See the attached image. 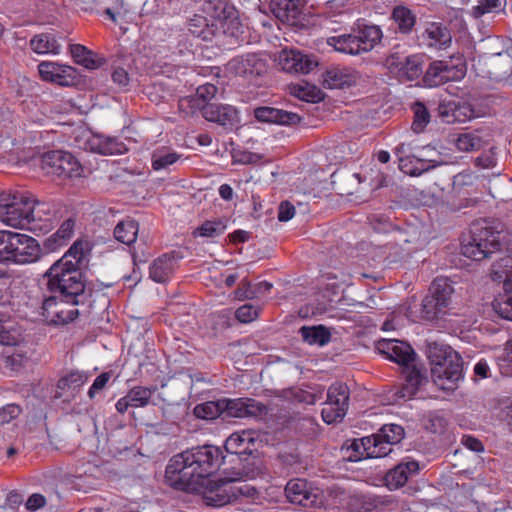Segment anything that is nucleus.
<instances>
[{"label":"nucleus","instance_id":"obj_46","mask_svg":"<svg viewBox=\"0 0 512 512\" xmlns=\"http://www.w3.org/2000/svg\"><path fill=\"white\" fill-rule=\"evenodd\" d=\"M194 414L202 419H215L220 416L224 418V400L219 399L198 404L194 408Z\"/></svg>","mask_w":512,"mask_h":512},{"label":"nucleus","instance_id":"obj_55","mask_svg":"<svg viewBox=\"0 0 512 512\" xmlns=\"http://www.w3.org/2000/svg\"><path fill=\"white\" fill-rule=\"evenodd\" d=\"M87 379V375L82 372H71L58 381L57 388L60 390L68 389L75 391L80 388L87 381Z\"/></svg>","mask_w":512,"mask_h":512},{"label":"nucleus","instance_id":"obj_61","mask_svg":"<svg viewBox=\"0 0 512 512\" xmlns=\"http://www.w3.org/2000/svg\"><path fill=\"white\" fill-rule=\"evenodd\" d=\"M453 124L465 123L474 117V109L466 102L453 101Z\"/></svg>","mask_w":512,"mask_h":512},{"label":"nucleus","instance_id":"obj_20","mask_svg":"<svg viewBox=\"0 0 512 512\" xmlns=\"http://www.w3.org/2000/svg\"><path fill=\"white\" fill-rule=\"evenodd\" d=\"M253 114L258 121L264 123L292 126L301 121L297 113L269 106L257 107Z\"/></svg>","mask_w":512,"mask_h":512},{"label":"nucleus","instance_id":"obj_25","mask_svg":"<svg viewBox=\"0 0 512 512\" xmlns=\"http://www.w3.org/2000/svg\"><path fill=\"white\" fill-rule=\"evenodd\" d=\"M156 391V387L148 388L143 386H136L129 390V392L122 398H120L115 407L116 410L123 414L129 407L139 408L145 407L149 404V401Z\"/></svg>","mask_w":512,"mask_h":512},{"label":"nucleus","instance_id":"obj_40","mask_svg":"<svg viewBox=\"0 0 512 512\" xmlns=\"http://www.w3.org/2000/svg\"><path fill=\"white\" fill-rule=\"evenodd\" d=\"M138 230V223L135 220L126 219L116 225L114 237L123 244L131 245L137 238Z\"/></svg>","mask_w":512,"mask_h":512},{"label":"nucleus","instance_id":"obj_24","mask_svg":"<svg viewBox=\"0 0 512 512\" xmlns=\"http://www.w3.org/2000/svg\"><path fill=\"white\" fill-rule=\"evenodd\" d=\"M85 148L102 155H117L127 151L125 144L115 137L102 134L90 135L85 143Z\"/></svg>","mask_w":512,"mask_h":512},{"label":"nucleus","instance_id":"obj_41","mask_svg":"<svg viewBox=\"0 0 512 512\" xmlns=\"http://www.w3.org/2000/svg\"><path fill=\"white\" fill-rule=\"evenodd\" d=\"M492 306L500 317L512 321V283L505 284L504 293L494 299Z\"/></svg>","mask_w":512,"mask_h":512},{"label":"nucleus","instance_id":"obj_62","mask_svg":"<svg viewBox=\"0 0 512 512\" xmlns=\"http://www.w3.org/2000/svg\"><path fill=\"white\" fill-rule=\"evenodd\" d=\"M394 153L398 159L399 167L403 166L405 168L407 166V161L417 155L415 147H413L411 143H400L395 147Z\"/></svg>","mask_w":512,"mask_h":512},{"label":"nucleus","instance_id":"obj_23","mask_svg":"<svg viewBox=\"0 0 512 512\" xmlns=\"http://www.w3.org/2000/svg\"><path fill=\"white\" fill-rule=\"evenodd\" d=\"M264 65L255 54H246L231 59L226 69L235 76H258L261 74Z\"/></svg>","mask_w":512,"mask_h":512},{"label":"nucleus","instance_id":"obj_13","mask_svg":"<svg viewBox=\"0 0 512 512\" xmlns=\"http://www.w3.org/2000/svg\"><path fill=\"white\" fill-rule=\"evenodd\" d=\"M463 75V66L451 65L444 61H434L424 73L423 82L426 86L436 87L449 81L459 80Z\"/></svg>","mask_w":512,"mask_h":512},{"label":"nucleus","instance_id":"obj_58","mask_svg":"<svg viewBox=\"0 0 512 512\" xmlns=\"http://www.w3.org/2000/svg\"><path fill=\"white\" fill-rule=\"evenodd\" d=\"M433 166L430 165L429 161L423 160L418 157V155H415L412 157V159L407 161L406 168L403 166H400L399 169L410 176H420L424 172L430 170Z\"/></svg>","mask_w":512,"mask_h":512},{"label":"nucleus","instance_id":"obj_11","mask_svg":"<svg viewBox=\"0 0 512 512\" xmlns=\"http://www.w3.org/2000/svg\"><path fill=\"white\" fill-rule=\"evenodd\" d=\"M287 500L303 507H318L322 504L321 491L306 479L294 478L285 486Z\"/></svg>","mask_w":512,"mask_h":512},{"label":"nucleus","instance_id":"obj_7","mask_svg":"<svg viewBox=\"0 0 512 512\" xmlns=\"http://www.w3.org/2000/svg\"><path fill=\"white\" fill-rule=\"evenodd\" d=\"M41 248L33 237L11 231H0V261L31 263L40 257Z\"/></svg>","mask_w":512,"mask_h":512},{"label":"nucleus","instance_id":"obj_15","mask_svg":"<svg viewBox=\"0 0 512 512\" xmlns=\"http://www.w3.org/2000/svg\"><path fill=\"white\" fill-rule=\"evenodd\" d=\"M224 419L257 417L266 413V406L252 398H224Z\"/></svg>","mask_w":512,"mask_h":512},{"label":"nucleus","instance_id":"obj_56","mask_svg":"<svg viewBox=\"0 0 512 512\" xmlns=\"http://www.w3.org/2000/svg\"><path fill=\"white\" fill-rule=\"evenodd\" d=\"M226 225L222 221H205L195 231V236L215 238L224 233Z\"/></svg>","mask_w":512,"mask_h":512},{"label":"nucleus","instance_id":"obj_3","mask_svg":"<svg viewBox=\"0 0 512 512\" xmlns=\"http://www.w3.org/2000/svg\"><path fill=\"white\" fill-rule=\"evenodd\" d=\"M47 205L23 193L0 196V221L7 226L37 230L50 226Z\"/></svg>","mask_w":512,"mask_h":512},{"label":"nucleus","instance_id":"obj_12","mask_svg":"<svg viewBox=\"0 0 512 512\" xmlns=\"http://www.w3.org/2000/svg\"><path fill=\"white\" fill-rule=\"evenodd\" d=\"M75 306L56 295H50L43 301L42 315L51 324H66L78 316L79 311L74 308Z\"/></svg>","mask_w":512,"mask_h":512},{"label":"nucleus","instance_id":"obj_31","mask_svg":"<svg viewBox=\"0 0 512 512\" xmlns=\"http://www.w3.org/2000/svg\"><path fill=\"white\" fill-rule=\"evenodd\" d=\"M327 44L336 51L349 55H360L364 53L360 40L355 33L329 37Z\"/></svg>","mask_w":512,"mask_h":512},{"label":"nucleus","instance_id":"obj_59","mask_svg":"<svg viewBox=\"0 0 512 512\" xmlns=\"http://www.w3.org/2000/svg\"><path fill=\"white\" fill-rule=\"evenodd\" d=\"M292 94L300 100L307 102H319L322 99V93L315 86L296 85L292 88Z\"/></svg>","mask_w":512,"mask_h":512},{"label":"nucleus","instance_id":"obj_47","mask_svg":"<svg viewBox=\"0 0 512 512\" xmlns=\"http://www.w3.org/2000/svg\"><path fill=\"white\" fill-rule=\"evenodd\" d=\"M89 252V243L79 239L73 243L69 250L59 260L76 262V267L80 268Z\"/></svg>","mask_w":512,"mask_h":512},{"label":"nucleus","instance_id":"obj_49","mask_svg":"<svg viewBox=\"0 0 512 512\" xmlns=\"http://www.w3.org/2000/svg\"><path fill=\"white\" fill-rule=\"evenodd\" d=\"M62 152L60 150H53L46 152L42 156L41 168L47 175L59 177Z\"/></svg>","mask_w":512,"mask_h":512},{"label":"nucleus","instance_id":"obj_57","mask_svg":"<svg viewBox=\"0 0 512 512\" xmlns=\"http://www.w3.org/2000/svg\"><path fill=\"white\" fill-rule=\"evenodd\" d=\"M455 143L458 150L463 152L476 151L482 147L481 138L474 133L460 134Z\"/></svg>","mask_w":512,"mask_h":512},{"label":"nucleus","instance_id":"obj_8","mask_svg":"<svg viewBox=\"0 0 512 512\" xmlns=\"http://www.w3.org/2000/svg\"><path fill=\"white\" fill-rule=\"evenodd\" d=\"M502 232L486 220L473 223L471 240L462 247L463 255L475 261L487 258L489 254L500 249Z\"/></svg>","mask_w":512,"mask_h":512},{"label":"nucleus","instance_id":"obj_54","mask_svg":"<svg viewBox=\"0 0 512 512\" xmlns=\"http://www.w3.org/2000/svg\"><path fill=\"white\" fill-rule=\"evenodd\" d=\"M371 449V437H364L361 439L353 440L348 446V450H352V454L349 456L351 461H359L364 458H370L367 453Z\"/></svg>","mask_w":512,"mask_h":512},{"label":"nucleus","instance_id":"obj_2","mask_svg":"<svg viewBox=\"0 0 512 512\" xmlns=\"http://www.w3.org/2000/svg\"><path fill=\"white\" fill-rule=\"evenodd\" d=\"M203 11L207 16L195 14L188 22V30L204 41L219 34L237 38L243 33L238 11L226 0H206Z\"/></svg>","mask_w":512,"mask_h":512},{"label":"nucleus","instance_id":"obj_39","mask_svg":"<svg viewBox=\"0 0 512 512\" xmlns=\"http://www.w3.org/2000/svg\"><path fill=\"white\" fill-rule=\"evenodd\" d=\"M30 46L31 49L38 54H59L61 48L55 37L48 33L34 36L30 40Z\"/></svg>","mask_w":512,"mask_h":512},{"label":"nucleus","instance_id":"obj_52","mask_svg":"<svg viewBox=\"0 0 512 512\" xmlns=\"http://www.w3.org/2000/svg\"><path fill=\"white\" fill-rule=\"evenodd\" d=\"M392 445L394 443L387 442L383 437L375 434L371 436V449L367 455L371 458L385 457L392 452Z\"/></svg>","mask_w":512,"mask_h":512},{"label":"nucleus","instance_id":"obj_45","mask_svg":"<svg viewBox=\"0 0 512 512\" xmlns=\"http://www.w3.org/2000/svg\"><path fill=\"white\" fill-rule=\"evenodd\" d=\"M88 8H100L113 21L117 22V15L123 8V0H81Z\"/></svg>","mask_w":512,"mask_h":512},{"label":"nucleus","instance_id":"obj_5","mask_svg":"<svg viewBox=\"0 0 512 512\" xmlns=\"http://www.w3.org/2000/svg\"><path fill=\"white\" fill-rule=\"evenodd\" d=\"M47 289L74 305L84 304L88 298L81 268L76 262L57 260L44 274Z\"/></svg>","mask_w":512,"mask_h":512},{"label":"nucleus","instance_id":"obj_53","mask_svg":"<svg viewBox=\"0 0 512 512\" xmlns=\"http://www.w3.org/2000/svg\"><path fill=\"white\" fill-rule=\"evenodd\" d=\"M506 0H479L478 5L472 9L474 17L478 18L486 13H498L504 9Z\"/></svg>","mask_w":512,"mask_h":512},{"label":"nucleus","instance_id":"obj_28","mask_svg":"<svg viewBox=\"0 0 512 512\" xmlns=\"http://www.w3.org/2000/svg\"><path fill=\"white\" fill-rule=\"evenodd\" d=\"M419 465L416 461L399 463L385 476L386 485L389 489H398L406 484L412 474L417 473Z\"/></svg>","mask_w":512,"mask_h":512},{"label":"nucleus","instance_id":"obj_4","mask_svg":"<svg viewBox=\"0 0 512 512\" xmlns=\"http://www.w3.org/2000/svg\"><path fill=\"white\" fill-rule=\"evenodd\" d=\"M47 289L74 305L84 304L88 298L81 268L76 262L57 260L44 274Z\"/></svg>","mask_w":512,"mask_h":512},{"label":"nucleus","instance_id":"obj_19","mask_svg":"<svg viewBox=\"0 0 512 512\" xmlns=\"http://www.w3.org/2000/svg\"><path fill=\"white\" fill-rule=\"evenodd\" d=\"M303 0H271L270 8L274 16L283 23L294 26L300 20Z\"/></svg>","mask_w":512,"mask_h":512},{"label":"nucleus","instance_id":"obj_63","mask_svg":"<svg viewBox=\"0 0 512 512\" xmlns=\"http://www.w3.org/2000/svg\"><path fill=\"white\" fill-rule=\"evenodd\" d=\"M247 480L248 479H243L230 484L231 492H233V501L240 496L253 497L256 494L255 487L245 483Z\"/></svg>","mask_w":512,"mask_h":512},{"label":"nucleus","instance_id":"obj_30","mask_svg":"<svg viewBox=\"0 0 512 512\" xmlns=\"http://www.w3.org/2000/svg\"><path fill=\"white\" fill-rule=\"evenodd\" d=\"M424 55L412 54L404 57L402 65L395 72L400 79L413 81L423 74Z\"/></svg>","mask_w":512,"mask_h":512},{"label":"nucleus","instance_id":"obj_37","mask_svg":"<svg viewBox=\"0 0 512 512\" xmlns=\"http://www.w3.org/2000/svg\"><path fill=\"white\" fill-rule=\"evenodd\" d=\"M453 292L454 288L447 278H436L429 288V295L440 302L439 306L445 305L447 309L450 305Z\"/></svg>","mask_w":512,"mask_h":512},{"label":"nucleus","instance_id":"obj_50","mask_svg":"<svg viewBox=\"0 0 512 512\" xmlns=\"http://www.w3.org/2000/svg\"><path fill=\"white\" fill-rule=\"evenodd\" d=\"M394 501L388 496H364L362 508L365 512H382L386 507L393 505Z\"/></svg>","mask_w":512,"mask_h":512},{"label":"nucleus","instance_id":"obj_60","mask_svg":"<svg viewBox=\"0 0 512 512\" xmlns=\"http://www.w3.org/2000/svg\"><path fill=\"white\" fill-rule=\"evenodd\" d=\"M377 434L387 440V442L398 444L404 437V429L397 424H386Z\"/></svg>","mask_w":512,"mask_h":512},{"label":"nucleus","instance_id":"obj_6","mask_svg":"<svg viewBox=\"0 0 512 512\" xmlns=\"http://www.w3.org/2000/svg\"><path fill=\"white\" fill-rule=\"evenodd\" d=\"M426 354L435 385L442 390H454L456 383L463 377L461 356L449 345L437 341L427 343Z\"/></svg>","mask_w":512,"mask_h":512},{"label":"nucleus","instance_id":"obj_22","mask_svg":"<svg viewBox=\"0 0 512 512\" xmlns=\"http://www.w3.org/2000/svg\"><path fill=\"white\" fill-rule=\"evenodd\" d=\"M225 450L232 455L241 457L251 455L256 450L255 432L245 430L231 434L225 441Z\"/></svg>","mask_w":512,"mask_h":512},{"label":"nucleus","instance_id":"obj_38","mask_svg":"<svg viewBox=\"0 0 512 512\" xmlns=\"http://www.w3.org/2000/svg\"><path fill=\"white\" fill-rule=\"evenodd\" d=\"M490 275L494 281L503 282V287L512 283V256L505 255L494 262Z\"/></svg>","mask_w":512,"mask_h":512},{"label":"nucleus","instance_id":"obj_48","mask_svg":"<svg viewBox=\"0 0 512 512\" xmlns=\"http://www.w3.org/2000/svg\"><path fill=\"white\" fill-rule=\"evenodd\" d=\"M81 165L78 160L69 152H62L59 177L72 178L81 174Z\"/></svg>","mask_w":512,"mask_h":512},{"label":"nucleus","instance_id":"obj_64","mask_svg":"<svg viewBox=\"0 0 512 512\" xmlns=\"http://www.w3.org/2000/svg\"><path fill=\"white\" fill-rule=\"evenodd\" d=\"M235 316L240 322L249 323L258 316V311L251 304H245L236 310Z\"/></svg>","mask_w":512,"mask_h":512},{"label":"nucleus","instance_id":"obj_21","mask_svg":"<svg viewBox=\"0 0 512 512\" xmlns=\"http://www.w3.org/2000/svg\"><path fill=\"white\" fill-rule=\"evenodd\" d=\"M203 117L222 126H234L238 122V112L231 105L206 103L201 106Z\"/></svg>","mask_w":512,"mask_h":512},{"label":"nucleus","instance_id":"obj_17","mask_svg":"<svg viewBox=\"0 0 512 512\" xmlns=\"http://www.w3.org/2000/svg\"><path fill=\"white\" fill-rule=\"evenodd\" d=\"M378 350L391 361L408 367L414 361L415 352L412 347L395 339H383L378 342Z\"/></svg>","mask_w":512,"mask_h":512},{"label":"nucleus","instance_id":"obj_16","mask_svg":"<svg viewBox=\"0 0 512 512\" xmlns=\"http://www.w3.org/2000/svg\"><path fill=\"white\" fill-rule=\"evenodd\" d=\"M279 65L288 73L307 74L317 66V61L297 50H282Z\"/></svg>","mask_w":512,"mask_h":512},{"label":"nucleus","instance_id":"obj_29","mask_svg":"<svg viewBox=\"0 0 512 512\" xmlns=\"http://www.w3.org/2000/svg\"><path fill=\"white\" fill-rule=\"evenodd\" d=\"M23 340L22 330L9 315L0 313V344L14 346Z\"/></svg>","mask_w":512,"mask_h":512},{"label":"nucleus","instance_id":"obj_36","mask_svg":"<svg viewBox=\"0 0 512 512\" xmlns=\"http://www.w3.org/2000/svg\"><path fill=\"white\" fill-rule=\"evenodd\" d=\"M299 333L303 340L310 345L323 346L331 339V333L328 328L323 325L318 326H303L300 328Z\"/></svg>","mask_w":512,"mask_h":512},{"label":"nucleus","instance_id":"obj_32","mask_svg":"<svg viewBox=\"0 0 512 512\" xmlns=\"http://www.w3.org/2000/svg\"><path fill=\"white\" fill-rule=\"evenodd\" d=\"M489 64L492 69L490 73L496 79H503L512 75V48L492 55Z\"/></svg>","mask_w":512,"mask_h":512},{"label":"nucleus","instance_id":"obj_10","mask_svg":"<svg viewBox=\"0 0 512 512\" xmlns=\"http://www.w3.org/2000/svg\"><path fill=\"white\" fill-rule=\"evenodd\" d=\"M416 40L422 48L445 50L452 44V34L445 23L428 21L417 33Z\"/></svg>","mask_w":512,"mask_h":512},{"label":"nucleus","instance_id":"obj_43","mask_svg":"<svg viewBox=\"0 0 512 512\" xmlns=\"http://www.w3.org/2000/svg\"><path fill=\"white\" fill-rule=\"evenodd\" d=\"M70 53L77 64L87 69H96L100 66V61L94 58L93 52L81 44H71Z\"/></svg>","mask_w":512,"mask_h":512},{"label":"nucleus","instance_id":"obj_26","mask_svg":"<svg viewBox=\"0 0 512 512\" xmlns=\"http://www.w3.org/2000/svg\"><path fill=\"white\" fill-rule=\"evenodd\" d=\"M390 19L395 25V31L401 35H410L416 26L417 16L414 11L404 5L393 7Z\"/></svg>","mask_w":512,"mask_h":512},{"label":"nucleus","instance_id":"obj_51","mask_svg":"<svg viewBox=\"0 0 512 512\" xmlns=\"http://www.w3.org/2000/svg\"><path fill=\"white\" fill-rule=\"evenodd\" d=\"M414 118L412 122V129L416 133H420L430 122V114L426 106L421 102H416L412 106Z\"/></svg>","mask_w":512,"mask_h":512},{"label":"nucleus","instance_id":"obj_35","mask_svg":"<svg viewBox=\"0 0 512 512\" xmlns=\"http://www.w3.org/2000/svg\"><path fill=\"white\" fill-rule=\"evenodd\" d=\"M427 382V378L421 374V372L413 367L408 370L405 378V383L397 391V395L400 398H411L416 394L419 387Z\"/></svg>","mask_w":512,"mask_h":512},{"label":"nucleus","instance_id":"obj_14","mask_svg":"<svg viewBox=\"0 0 512 512\" xmlns=\"http://www.w3.org/2000/svg\"><path fill=\"white\" fill-rule=\"evenodd\" d=\"M38 71L42 80L64 87L74 85L77 78L73 67L56 62L43 61L39 63Z\"/></svg>","mask_w":512,"mask_h":512},{"label":"nucleus","instance_id":"obj_33","mask_svg":"<svg viewBox=\"0 0 512 512\" xmlns=\"http://www.w3.org/2000/svg\"><path fill=\"white\" fill-rule=\"evenodd\" d=\"M364 53L373 50L382 40L383 32L377 25H365L355 32Z\"/></svg>","mask_w":512,"mask_h":512},{"label":"nucleus","instance_id":"obj_27","mask_svg":"<svg viewBox=\"0 0 512 512\" xmlns=\"http://www.w3.org/2000/svg\"><path fill=\"white\" fill-rule=\"evenodd\" d=\"M177 267L175 253H167L158 257L150 266V278L157 283H165L174 274Z\"/></svg>","mask_w":512,"mask_h":512},{"label":"nucleus","instance_id":"obj_44","mask_svg":"<svg viewBox=\"0 0 512 512\" xmlns=\"http://www.w3.org/2000/svg\"><path fill=\"white\" fill-rule=\"evenodd\" d=\"M440 305L437 299L433 298L429 294L424 297L421 303V317L428 321H433L441 318L447 313L445 305Z\"/></svg>","mask_w":512,"mask_h":512},{"label":"nucleus","instance_id":"obj_34","mask_svg":"<svg viewBox=\"0 0 512 512\" xmlns=\"http://www.w3.org/2000/svg\"><path fill=\"white\" fill-rule=\"evenodd\" d=\"M75 221L71 218L65 220L58 230L48 237L45 241V247L49 250H56L65 245L73 235Z\"/></svg>","mask_w":512,"mask_h":512},{"label":"nucleus","instance_id":"obj_1","mask_svg":"<svg viewBox=\"0 0 512 512\" xmlns=\"http://www.w3.org/2000/svg\"><path fill=\"white\" fill-rule=\"evenodd\" d=\"M222 460V452L216 446L204 445L191 448L170 459L165 476L174 488L201 493L206 505L222 507L233 501L231 483L243 479H255L262 474L261 467L253 460L242 467H233L224 471L222 478L211 481L209 476L219 468Z\"/></svg>","mask_w":512,"mask_h":512},{"label":"nucleus","instance_id":"obj_42","mask_svg":"<svg viewBox=\"0 0 512 512\" xmlns=\"http://www.w3.org/2000/svg\"><path fill=\"white\" fill-rule=\"evenodd\" d=\"M181 155L166 148L156 149L151 157L152 168L156 171L168 169L180 159Z\"/></svg>","mask_w":512,"mask_h":512},{"label":"nucleus","instance_id":"obj_9","mask_svg":"<svg viewBox=\"0 0 512 512\" xmlns=\"http://www.w3.org/2000/svg\"><path fill=\"white\" fill-rule=\"evenodd\" d=\"M350 390L345 383H334L327 390L321 415L327 424L341 422L349 408Z\"/></svg>","mask_w":512,"mask_h":512},{"label":"nucleus","instance_id":"obj_18","mask_svg":"<svg viewBox=\"0 0 512 512\" xmlns=\"http://www.w3.org/2000/svg\"><path fill=\"white\" fill-rule=\"evenodd\" d=\"M360 78L354 69L334 67L322 74V84L328 89H345L356 85Z\"/></svg>","mask_w":512,"mask_h":512}]
</instances>
